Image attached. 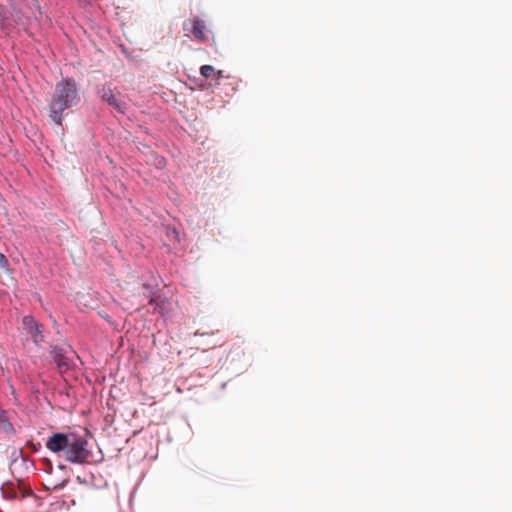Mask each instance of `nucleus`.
Listing matches in <instances>:
<instances>
[{
	"label": "nucleus",
	"mask_w": 512,
	"mask_h": 512,
	"mask_svg": "<svg viewBox=\"0 0 512 512\" xmlns=\"http://www.w3.org/2000/svg\"><path fill=\"white\" fill-rule=\"evenodd\" d=\"M214 77H215V80H216V84H219L220 80L224 77L223 71L222 70H218V71L215 70Z\"/></svg>",
	"instance_id": "obj_10"
},
{
	"label": "nucleus",
	"mask_w": 512,
	"mask_h": 512,
	"mask_svg": "<svg viewBox=\"0 0 512 512\" xmlns=\"http://www.w3.org/2000/svg\"><path fill=\"white\" fill-rule=\"evenodd\" d=\"M78 100L76 82L73 79L59 81L48 104L50 118L57 125H61L63 111L75 105Z\"/></svg>",
	"instance_id": "obj_2"
},
{
	"label": "nucleus",
	"mask_w": 512,
	"mask_h": 512,
	"mask_svg": "<svg viewBox=\"0 0 512 512\" xmlns=\"http://www.w3.org/2000/svg\"><path fill=\"white\" fill-rule=\"evenodd\" d=\"M215 68L211 65H203L200 68V73L205 78L214 77L215 74Z\"/></svg>",
	"instance_id": "obj_7"
},
{
	"label": "nucleus",
	"mask_w": 512,
	"mask_h": 512,
	"mask_svg": "<svg viewBox=\"0 0 512 512\" xmlns=\"http://www.w3.org/2000/svg\"><path fill=\"white\" fill-rule=\"evenodd\" d=\"M154 303H156V300H155L154 298H152V299L150 300V304H154Z\"/></svg>",
	"instance_id": "obj_14"
},
{
	"label": "nucleus",
	"mask_w": 512,
	"mask_h": 512,
	"mask_svg": "<svg viewBox=\"0 0 512 512\" xmlns=\"http://www.w3.org/2000/svg\"><path fill=\"white\" fill-rule=\"evenodd\" d=\"M7 17L4 15L2 11H0V26H4L6 23Z\"/></svg>",
	"instance_id": "obj_12"
},
{
	"label": "nucleus",
	"mask_w": 512,
	"mask_h": 512,
	"mask_svg": "<svg viewBox=\"0 0 512 512\" xmlns=\"http://www.w3.org/2000/svg\"><path fill=\"white\" fill-rule=\"evenodd\" d=\"M102 99L106 101L110 106H112L119 113H124L126 109V104L119 100L112 88L109 85H105L102 88Z\"/></svg>",
	"instance_id": "obj_4"
},
{
	"label": "nucleus",
	"mask_w": 512,
	"mask_h": 512,
	"mask_svg": "<svg viewBox=\"0 0 512 512\" xmlns=\"http://www.w3.org/2000/svg\"><path fill=\"white\" fill-rule=\"evenodd\" d=\"M87 441L75 434L54 433L46 441V448L53 453H62L66 461L85 463L90 457Z\"/></svg>",
	"instance_id": "obj_1"
},
{
	"label": "nucleus",
	"mask_w": 512,
	"mask_h": 512,
	"mask_svg": "<svg viewBox=\"0 0 512 512\" xmlns=\"http://www.w3.org/2000/svg\"><path fill=\"white\" fill-rule=\"evenodd\" d=\"M164 164H165V159L164 158L160 157V158L157 159V165L158 166L162 167V166H164Z\"/></svg>",
	"instance_id": "obj_13"
},
{
	"label": "nucleus",
	"mask_w": 512,
	"mask_h": 512,
	"mask_svg": "<svg viewBox=\"0 0 512 512\" xmlns=\"http://www.w3.org/2000/svg\"><path fill=\"white\" fill-rule=\"evenodd\" d=\"M3 493L8 498H16V496H17L16 492L12 489V487H4L3 488Z\"/></svg>",
	"instance_id": "obj_9"
},
{
	"label": "nucleus",
	"mask_w": 512,
	"mask_h": 512,
	"mask_svg": "<svg viewBox=\"0 0 512 512\" xmlns=\"http://www.w3.org/2000/svg\"><path fill=\"white\" fill-rule=\"evenodd\" d=\"M9 266V262L6 256L0 252V268L7 270Z\"/></svg>",
	"instance_id": "obj_8"
},
{
	"label": "nucleus",
	"mask_w": 512,
	"mask_h": 512,
	"mask_svg": "<svg viewBox=\"0 0 512 512\" xmlns=\"http://www.w3.org/2000/svg\"><path fill=\"white\" fill-rule=\"evenodd\" d=\"M24 330L31 336L35 344H39L44 340V336L41 331V326L35 321L32 316H25L22 319Z\"/></svg>",
	"instance_id": "obj_3"
},
{
	"label": "nucleus",
	"mask_w": 512,
	"mask_h": 512,
	"mask_svg": "<svg viewBox=\"0 0 512 512\" xmlns=\"http://www.w3.org/2000/svg\"><path fill=\"white\" fill-rule=\"evenodd\" d=\"M0 432L6 436L14 434V427L7 415V412L0 408Z\"/></svg>",
	"instance_id": "obj_5"
},
{
	"label": "nucleus",
	"mask_w": 512,
	"mask_h": 512,
	"mask_svg": "<svg viewBox=\"0 0 512 512\" xmlns=\"http://www.w3.org/2000/svg\"><path fill=\"white\" fill-rule=\"evenodd\" d=\"M190 24H191V32H192L194 38L201 40V41L205 40V38H206L205 23L202 20L195 18L192 21H190Z\"/></svg>",
	"instance_id": "obj_6"
},
{
	"label": "nucleus",
	"mask_w": 512,
	"mask_h": 512,
	"mask_svg": "<svg viewBox=\"0 0 512 512\" xmlns=\"http://www.w3.org/2000/svg\"><path fill=\"white\" fill-rule=\"evenodd\" d=\"M57 364H58V367H59L60 372H62V371H63V370H62V369H63V367H65V369H67V368H68L67 363H66L65 361L61 360V359L57 361Z\"/></svg>",
	"instance_id": "obj_11"
}]
</instances>
